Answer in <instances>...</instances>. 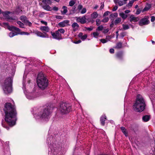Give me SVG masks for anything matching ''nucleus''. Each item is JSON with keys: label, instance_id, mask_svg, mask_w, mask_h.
Listing matches in <instances>:
<instances>
[{"label": "nucleus", "instance_id": "obj_1", "mask_svg": "<svg viewBox=\"0 0 155 155\" xmlns=\"http://www.w3.org/2000/svg\"><path fill=\"white\" fill-rule=\"evenodd\" d=\"M5 114V120L11 126L15 124L16 112L15 108L10 103L5 104L4 109Z\"/></svg>", "mask_w": 155, "mask_h": 155}, {"label": "nucleus", "instance_id": "obj_2", "mask_svg": "<svg viewBox=\"0 0 155 155\" xmlns=\"http://www.w3.org/2000/svg\"><path fill=\"white\" fill-rule=\"evenodd\" d=\"M146 106L145 101L143 97L140 94L137 95L133 105L134 110L136 112H141L144 110Z\"/></svg>", "mask_w": 155, "mask_h": 155}, {"label": "nucleus", "instance_id": "obj_3", "mask_svg": "<svg viewBox=\"0 0 155 155\" xmlns=\"http://www.w3.org/2000/svg\"><path fill=\"white\" fill-rule=\"evenodd\" d=\"M37 83L38 87L42 90L45 89L47 87L48 85V81L43 73H40L38 74Z\"/></svg>", "mask_w": 155, "mask_h": 155}, {"label": "nucleus", "instance_id": "obj_4", "mask_svg": "<svg viewBox=\"0 0 155 155\" xmlns=\"http://www.w3.org/2000/svg\"><path fill=\"white\" fill-rule=\"evenodd\" d=\"M50 114V110L49 107H47L46 108L35 113L34 116L36 119H41L47 121L49 118Z\"/></svg>", "mask_w": 155, "mask_h": 155}, {"label": "nucleus", "instance_id": "obj_5", "mask_svg": "<svg viewBox=\"0 0 155 155\" xmlns=\"http://www.w3.org/2000/svg\"><path fill=\"white\" fill-rule=\"evenodd\" d=\"M12 77L6 78L2 85L3 91L5 94H9L12 91Z\"/></svg>", "mask_w": 155, "mask_h": 155}, {"label": "nucleus", "instance_id": "obj_6", "mask_svg": "<svg viewBox=\"0 0 155 155\" xmlns=\"http://www.w3.org/2000/svg\"><path fill=\"white\" fill-rule=\"evenodd\" d=\"M59 109L62 114H65L71 111V107L68 104L63 103L61 105Z\"/></svg>", "mask_w": 155, "mask_h": 155}, {"label": "nucleus", "instance_id": "obj_7", "mask_svg": "<svg viewBox=\"0 0 155 155\" xmlns=\"http://www.w3.org/2000/svg\"><path fill=\"white\" fill-rule=\"evenodd\" d=\"M149 17L148 16H145L143 18L141 19L139 22V24L140 26L148 24L150 21L148 20Z\"/></svg>", "mask_w": 155, "mask_h": 155}, {"label": "nucleus", "instance_id": "obj_8", "mask_svg": "<svg viewBox=\"0 0 155 155\" xmlns=\"http://www.w3.org/2000/svg\"><path fill=\"white\" fill-rule=\"evenodd\" d=\"M51 33L53 38L57 40H60L62 39L61 34L59 33L57 31H56L55 32H51Z\"/></svg>", "mask_w": 155, "mask_h": 155}, {"label": "nucleus", "instance_id": "obj_9", "mask_svg": "<svg viewBox=\"0 0 155 155\" xmlns=\"http://www.w3.org/2000/svg\"><path fill=\"white\" fill-rule=\"evenodd\" d=\"M76 20L78 22H80L81 24L85 23L86 22V18L85 16L76 17Z\"/></svg>", "mask_w": 155, "mask_h": 155}, {"label": "nucleus", "instance_id": "obj_10", "mask_svg": "<svg viewBox=\"0 0 155 155\" xmlns=\"http://www.w3.org/2000/svg\"><path fill=\"white\" fill-rule=\"evenodd\" d=\"M26 97L29 100H33L37 97L35 93H29L26 94Z\"/></svg>", "mask_w": 155, "mask_h": 155}, {"label": "nucleus", "instance_id": "obj_11", "mask_svg": "<svg viewBox=\"0 0 155 155\" xmlns=\"http://www.w3.org/2000/svg\"><path fill=\"white\" fill-rule=\"evenodd\" d=\"M35 34H36L38 36L42 38H48L49 37L48 35L45 33V34H43L41 32L36 31L35 32Z\"/></svg>", "mask_w": 155, "mask_h": 155}, {"label": "nucleus", "instance_id": "obj_12", "mask_svg": "<svg viewBox=\"0 0 155 155\" xmlns=\"http://www.w3.org/2000/svg\"><path fill=\"white\" fill-rule=\"evenodd\" d=\"M69 21L68 20H65L62 22H60L58 24V25L60 27H64L69 25Z\"/></svg>", "mask_w": 155, "mask_h": 155}, {"label": "nucleus", "instance_id": "obj_13", "mask_svg": "<svg viewBox=\"0 0 155 155\" xmlns=\"http://www.w3.org/2000/svg\"><path fill=\"white\" fill-rule=\"evenodd\" d=\"M130 22L133 21L134 22H136L137 21L139 20V18L138 17H136L133 15H131L130 17Z\"/></svg>", "mask_w": 155, "mask_h": 155}, {"label": "nucleus", "instance_id": "obj_14", "mask_svg": "<svg viewBox=\"0 0 155 155\" xmlns=\"http://www.w3.org/2000/svg\"><path fill=\"white\" fill-rule=\"evenodd\" d=\"M40 30L42 31H45L46 32H48L50 28L47 26H42L40 28Z\"/></svg>", "mask_w": 155, "mask_h": 155}, {"label": "nucleus", "instance_id": "obj_15", "mask_svg": "<svg viewBox=\"0 0 155 155\" xmlns=\"http://www.w3.org/2000/svg\"><path fill=\"white\" fill-rule=\"evenodd\" d=\"M71 26L73 28L74 31H76L78 30L79 27V25L76 22H74L73 23Z\"/></svg>", "mask_w": 155, "mask_h": 155}, {"label": "nucleus", "instance_id": "obj_16", "mask_svg": "<svg viewBox=\"0 0 155 155\" xmlns=\"http://www.w3.org/2000/svg\"><path fill=\"white\" fill-rule=\"evenodd\" d=\"M98 15V13L97 12H94L91 14V17L93 19H95L97 17Z\"/></svg>", "mask_w": 155, "mask_h": 155}, {"label": "nucleus", "instance_id": "obj_17", "mask_svg": "<svg viewBox=\"0 0 155 155\" xmlns=\"http://www.w3.org/2000/svg\"><path fill=\"white\" fill-rule=\"evenodd\" d=\"M106 119V117L105 115H103L102 117H101L100 119V121L101 122V124L104 125L105 124V120Z\"/></svg>", "mask_w": 155, "mask_h": 155}, {"label": "nucleus", "instance_id": "obj_18", "mask_svg": "<svg viewBox=\"0 0 155 155\" xmlns=\"http://www.w3.org/2000/svg\"><path fill=\"white\" fill-rule=\"evenodd\" d=\"M150 118V116L146 115L143 116L142 117V120L144 122H147L148 121Z\"/></svg>", "mask_w": 155, "mask_h": 155}, {"label": "nucleus", "instance_id": "obj_19", "mask_svg": "<svg viewBox=\"0 0 155 155\" xmlns=\"http://www.w3.org/2000/svg\"><path fill=\"white\" fill-rule=\"evenodd\" d=\"M8 28L11 31L15 30L17 31H20V29L19 28L13 26L9 27Z\"/></svg>", "mask_w": 155, "mask_h": 155}, {"label": "nucleus", "instance_id": "obj_20", "mask_svg": "<svg viewBox=\"0 0 155 155\" xmlns=\"http://www.w3.org/2000/svg\"><path fill=\"white\" fill-rule=\"evenodd\" d=\"M43 8L45 10L47 11H51L52 10V8L50 7L49 6L47 5H45L43 6Z\"/></svg>", "mask_w": 155, "mask_h": 155}, {"label": "nucleus", "instance_id": "obj_21", "mask_svg": "<svg viewBox=\"0 0 155 155\" xmlns=\"http://www.w3.org/2000/svg\"><path fill=\"white\" fill-rule=\"evenodd\" d=\"M5 13L6 14H5V16L7 19L12 20H14V19L12 17H9V15H8V14H10V13L9 12H6Z\"/></svg>", "mask_w": 155, "mask_h": 155}, {"label": "nucleus", "instance_id": "obj_22", "mask_svg": "<svg viewBox=\"0 0 155 155\" xmlns=\"http://www.w3.org/2000/svg\"><path fill=\"white\" fill-rule=\"evenodd\" d=\"M20 19L24 23L27 20L26 17L25 16H21L20 17Z\"/></svg>", "mask_w": 155, "mask_h": 155}, {"label": "nucleus", "instance_id": "obj_23", "mask_svg": "<svg viewBox=\"0 0 155 155\" xmlns=\"http://www.w3.org/2000/svg\"><path fill=\"white\" fill-rule=\"evenodd\" d=\"M120 128L122 132L124 134H125L126 136H127V132L126 130L125 127H121Z\"/></svg>", "mask_w": 155, "mask_h": 155}, {"label": "nucleus", "instance_id": "obj_24", "mask_svg": "<svg viewBox=\"0 0 155 155\" xmlns=\"http://www.w3.org/2000/svg\"><path fill=\"white\" fill-rule=\"evenodd\" d=\"M15 12L17 14H21L22 13V10L20 8L18 7L16 9Z\"/></svg>", "mask_w": 155, "mask_h": 155}, {"label": "nucleus", "instance_id": "obj_25", "mask_svg": "<svg viewBox=\"0 0 155 155\" xmlns=\"http://www.w3.org/2000/svg\"><path fill=\"white\" fill-rule=\"evenodd\" d=\"M119 15L121 17L124 19L126 18L127 17V15L123 13H120Z\"/></svg>", "mask_w": 155, "mask_h": 155}, {"label": "nucleus", "instance_id": "obj_26", "mask_svg": "<svg viewBox=\"0 0 155 155\" xmlns=\"http://www.w3.org/2000/svg\"><path fill=\"white\" fill-rule=\"evenodd\" d=\"M62 8L64 10L63 12H62V14H65L68 11L67 7L65 6H63Z\"/></svg>", "mask_w": 155, "mask_h": 155}, {"label": "nucleus", "instance_id": "obj_27", "mask_svg": "<svg viewBox=\"0 0 155 155\" xmlns=\"http://www.w3.org/2000/svg\"><path fill=\"white\" fill-rule=\"evenodd\" d=\"M75 3V0H71L69 2V5L70 6H73Z\"/></svg>", "mask_w": 155, "mask_h": 155}, {"label": "nucleus", "instance_id": "obj_28", "mask_svg": "<svg viewBox=\"0 0 155 155\" xmlns=\"http://www.w3.org/2000/svg\"><path fill=\"white\" fill-rule=\"evenodd\" d=\"M18 34L16 32H10L9 34V35L10 37H12L14 36L17 35Z\"/></svg>", "mask_w": 155, "mask_h": 155}, {"label": "nucleus", "instance_id": "obj_29", "mask_svg": "<svg viewBox=\"0 0 155 155\" xmlns=\"http://www.w3.org/2000/svg\"><path fill=\"white\" fill-rule=\"evenodd\" d=\"M122 46V44L121 43L119 42L117 44L116 46L115 47V48H121Z\"/></svg>", "mask_w": 155, "mask_h": 155}, {"label": "nucleus", "instance_id": "obj_30", "mask_svg": "<svg viewBox=\"0 0 155 155\" xmlns=\"http://www.w3.org/2000/svg\"><path fill=\"white\" fill-rule=\"evenodd\" d=\"M126 2H123L122 1L119 0V2H118V4L119 6H121L124 4H126Z\"/></svg>", "mask_w": 155, "mask_h": 155}, {"label": "nucleus", "instance_id": "obj_31", "mask_svg": "<svg viewBox=\"0 0 155 155\" xmlns=\"http://www.w3.org/2000/svg\"><path fill=\"white\" fill-rule=\"evenodd\" d=\"M94 37L95 38H97L98 36L99 35V33L97 32H94L93 33Z\"/></svg>", "mask_w": 155, "mask_h": 155}, {"label": "nucleus", "instance_id": "obj_32", "mask_svg": "<svg viewBox=\"0 0 155 155\" xmlns=\"http://www.w3.org/2000/svg\"><path fill=\"white\" fill-rule=\"evenodd\" d=\"M17 23L19 25L20 27L24 28V25L20 21H18L17 22Z\"/></svg>", "mask_w": 155, "mask_h": 155}, {"label": "nucleus", "instance_id": "obj_33", "mask_svg": "<svg viewBox=\"0 0 155 155\" xmlns=\"http://www.w3.org/2000/svg\"><path fill=\"white\" fill-rule=\"evenodd\" d=\"M121 21V19L120 18H117L115 20V23L116 24L120 23Z\"/></svg>", "mask_w": 155, "mask_h": 155}, {"label": "nucleus", "instance_id": "obj_34", "mask_svg": "<svg viewBox=\"0 0 155 155\" xmlns=\"http://www.w3.org/2000/svg\"><path fill=\"white\" fill-rule=\"evenodd\" d=\"M57 31H58L59 33H60L61 34H63L64 32L65 31L63 29L60 28L58 29L57 30Z\"/></svg>", "mask_w": 155, "mask_h": 155}, {"label": "nucleus", "instance_id": "obj_35", "mask_svg": "<svg viewBox=\"0 0 155 155\" xmlns=\"http://www.w3.org/2000/svg\"><path fill=\"white\" fill-rule=\"evenodd\" d=\"M122 56V54L121 52H119L117 53V57L119 59L121 58Z\"/></svg>", "mask_w": 155, "mask_h": 155}, {"label": "nucleus", "instance_id": "obj_36", "mask_svg": "<svg viewBox=\"0 0 155 155\" xmlns=\"http://www.w3.org/2000/svg\"><path fill=\"white\" fill-rule=\"evenodd\" d=\"M123 29L124 30H127L129 28V27L128 25H125L124 24L122 25Z\"/></svg>", "mask_w": 155, "mask_h": 155}, {"label": "nucleus", "instance_id": "obj_37", "mask_svg": "<svg viewBox=\"0 0 155 155\" xmlns=\"http://www.w3.org/2000/svg\"><path fill=\"white\" fill-rule=\"evenodd\" d=\"M103 29V26L102 25H100L98 26L96 29V31H102Z\"/></svg>", "mask_w": 155, "mask_h": 155}, {"label": "nucleus", "instance_id": "obj_38", "mask_svg": "<svg viewBox=\"0 0 155 155\" xmlns=\"http://www.w3.org/2000/svg\"><path fill=\"white\" fill-rule=\"evenodd\" d=\"M101 20L99 19H97L96 20V24L97 25L99 26L101 23Z\"/></svg>", "mask_w": 155, "mask_h": 155}, {"label": "nucleus", "instance_id": "obj_39", "mask_svg": "<svg viewBox=\"0 0 155 155\" xmlns=\"http://www.w3.org/2000/svg\"><path fill=\"white\" fill-rule=\"evenodd\" d=\"M109 19V18L108 17L105 18L101 21L104 23L107 22L108 21Z\"/></svg>", "mask_w": 155, "mask_h": 155}, {"label": "nucleus", "instance_id": "obj_40", "mask_svg": "<svg viewBox=\"0 0 155 155\" xmlns=\"http://www.w3.org/2000/svg\"><path fill=\"white\" fill-rule=\"evenodd\" d=\"M87 37V35L86 34L83 35V36L81 38V39L83 41L85 40Z\"/></svg>", "mask_w": 155, "mask_h": 155}, {"label": "nucleus", "instance_id": "obj_41", "mask_svg": "<svg viewBox=\"0 0 155 155\" xmlns=\"http://www.w3.org/2000/svg\"><path fill=\"white\" fill-rule=\"evenodd\" d=\"M43 2L49 4H51V3L50 0H44V2Z\"/></svg>", "mask_w": 155, "mask_h": 155}, {"label": "nucleus", "instance_id": "obj_42", "mask_svg": "<svg viewBox=\"0 0 155 155\" xmlns=\"http://www.w3.org/2000/svg\"><path fill=\"white\" fill-rule=\"evenodd\" d=\"M25 23L26 24V25H28L30 26H31L32 25V23L31 22L28 21V20Z\"/></svg>", "mask_w": 155, "mask_h": 155}, {"label": "nucleus", "instance_id": "obj_43", "mask_svg": "<svg viewBox=\"0 0 155 155\" xmlns=\"http://www.w3.org/2000/svg\"><path fill=\"white\" fill-rule=\"evenodd\" d=\"M151 7V6L150 5H149L148 6V7L146 6L143 9V11H147Z\"/></svg>", "mask_w": 155, "mask_h": 155}, {"label": "nucleus", "instance_id": "obj_44", "mask_svg": "<svg viewBox=\"0 0 155 155\" xmlns=\"http://www.w3.org/2000/svg\"><path fill=\"white\" fill-rule=\"evenodd\" d=\"M86 12V9L85 8H84L80 12L81 13V14H83L85 13Z\"/></svg>", "mask_w": 155, "mask_h": 155}, {"label": "nucleus", "instance_id": "obj_45", "mask_svg": "<svg viewBox=\"0 0 155 155\" xmlns=\"http://www.w3.org/2000/svg\"><path fill=\"white\" fill-rule=\"evenodd\" d=\"M134 3L133 1H130L128 3L127 5L128 6L131 7Z\"/></svg>", "mask_w": 155, "mask_h": 155}, {"label": "nucleus", "instance_id": "obj_46", "mask_svg": "<svg viewBox=\"0 0 155 155\" xmlns=\"http://www.w3.org/2000/svg\"><path fill=\"white\" fill-rule=\"evenodd\" d=\"M103 43H105L107 42L108 41L105 39H101L100 40Z\"/></svg>", "mask_w": 155, "mask_h": 155}, {"label": "nucleus", "instance_id": "obj_47", "mask_svg": "<svg viewBox=\"0 0 155 155\" xmlns=\"http://www.w3.org/2000/svg\"><path fill=\"white\" fill-rule=\"evenodd\" d=\"M126 35V33L124 32H122L120 34V36L123 38Z\"/></svg>", "mask_w": 155, "mask_h": 155}, {"label": "nucleus", "instance_id": "obj_48", "mask_svg": "<svg viewBox=\"0 0 155 155\" xmlns=\"http://www.w3.org/2000/svg\"><path fill=\"white\" fill-rule=\"evenodd\" d=\"M109 13H110V12L109 11H107V12H105L103 16H106L107 15H108Z\"/></svg>", "mask_w": 155, "mask_h": 155}, {"label": "nucleus", "instance_id": "obj_49", "mask_svg": "<svg viewBox=\"0 0 155 155\" xmlns=\"http://www.w3.org/2000/svg\"><path fill=\"white\" fill-rule=\"evenodd\" d=\"M82 7H83V6L82 5H79L78 7V10L79 11H80L82 9Z\"/></svg>", "mask_w": 155, "mask_h": 155}, {"label": "nucleus", "instance_id": "obj_50", "mask_svg": "<svg viewBox=\"0 0 155 155\" xmlns=\"http://www.w3.org/2000/svg\"><path fill=\"white\" fill-rule=\"evenodd\" d=\"M83 36V34L82 32H80L78 35V36L81 38Z\"/></svg>", "mask_w": 155, "mask_h": 155}, {"label": "nucleus", "instance_id": "obj_51", "mask_svg": "<svg viewBox=\"0 0 155 155\" xmlns=\"http://www.w3.org/2000/svg\"><path fill=\"white\" fill-rule=\"evenodd\" d=\"M155 20V17L154 16L151 17V21L152 22L154 21Z\"/></svg>", "mask_w": 155, "mask_h": 155}, {"label": "nucleus", "instance_id": "obj_52", "mask_svg": "<svg viewBox=\"0 0 155 155\" xmlns=\"http://www.w3.org/2000/svg\"><path fill=\"white\" fill-rule=\"evenodd\" d=\"M101 5L100 7V10H101L102 9H103L104 7V4L102 3H101Z\"/></svg>", "mask_w": 155, "mask_h": 155}, {"label": "nucleus", "instance_id": "obj_53", "mask_svg": "<svg viewBox=\"0 0 155 155\" xmlns=\"http://www.w3.org/2000/svg\"><path fill=\"white\" fill-rule=\"evenodd\" d=\"M41 22L42 24H43L45 25H47V22L46 21H43L41 20Z\"/></svg>", "mask_w": 155, "mask_h": 155}, {"label": "nucleus", "instance_id": "obj_54", "mask_svg": "<svg viewBox=\"0 0 155 155\" xmlns=\"http://www.w3.org/2000/svg\"><path fill=\"white\" fill-rule=\"evenodd\" d=\"M150 153L149 155H155V152H153V150H151L150 151Z\"/></svg>", "mask_w": 155, "mask_h": 155}, {"label": "nucleus", "instance_id": "obj_55", "mask_svg": "<svg viewBox=\"0 0 155 155\" xmlns=\"http://www.w3.org/2000/svg\"><path fill=\"white\" fill-rule=\"evenodd\" d=\"M110 52L111 53H113L114 52V49L111 48L109 50Z\"/></svg>", "mask_w": 155, "mask_h": 155}, {"label": "nucleus", "instance_id": "obj_56", "mask_svg": "<svg viewBox=\"0 0 155 155\" xmlns=\"http://www.w3.org/2000/svg\"><path fill=\"white\" fill-rule=\"evenodd\" d=\"M93 28L92 27H88L86 28L87 30H89V31H91L92 30Z\"/></svg>", "mask_w": 155, "mask_h": 155}, {"label": "nucleus", "instance_id": "obj_57", "mask_svg": "<svg viewBox=\"0 0 155 155\" xmlns=\"http://www.w3.org/2000/svg\"><path fill=\"white\" fill-rule=\"evenodd\" d=\"M81 42V41L80 40H79L77 41H74V43L76 44H78L79 43H80Z\"/></svg>", "mask_w": 155, "mask_h": 155}, {"label": "nucleus", "instance_id": "obj_58", "mask_svg": "<svg viewBox=\"0 0 155 155\" xmlns=\"http://www.w3.org/2000/svg\"><path fill=\"white\" fill-rule=\"evenodd\" d=\"M117 7L116 6H115L113 9L112 10L113 11H115L117 9Z\"/></svg>", "mask_w": 155, "mask_h": 155}, {"label": "nucleus", "instance_id": "obj_59", "mask_svg": "<svg viewBox=\"0 0 155 155\" xmlns=\"http://www.w3.org/2000/svg\"><path fill=\"white\" fill-rule=\"evenodd\" d=\"M53 9L54 10V11H57L58 10V8L56 7H54L53 8Z\"/></svg>", "mask_w": 155, "mask_h": 155}, {"label": "nucleus", "instance_id": "obj_60", "mask_svg": "<svg viewBox=\"0 0 155 155\" xmlns=\"http://www.w3.org/2000/svg\"><path fill=\"white\" fill-rule=\"evenodd\" d=\"M117 16V14L116 13H114V14H111V16H114V17H115V16Z\"/></svg>", "mask_w": 155, "mask_h": 155}, {"label": "nucleus", "instance_id": "obj_61", "mask_svg": "<svg viewBox=\"0 0 155 155\" xmlns=\"http://www.w3.org/2000/svg\"><path fill=\"white\" fill-rule=\"evenodd\" d=\"M130 12V11L129 10H127L125 11V12L126 13H128Z\"/></svg>", "mask_w": 155, "mask_h": 155}, {"label": "nucleus", "instance_id": "obj_62", "mask_svg": "<svg viewBox=\"0 0 155 155\" xmlns=\"http://www.w3.org/2000/svg\"><path fill=\"white\" fill-rule=\"evenodd\" d=\"M98 7V5H96L95 6L94 8H93L94 9H97Z\"/></svg>", "mask_w": 155, "mask_h": 155}, {"label": "nucleus", "instance_id": "obj_63", "mask_svg": "<svg viewBox=\"0 0 155 155\" xmlns=\"http://www.w3.org/2000/svg\"><path fill=\"white\" fill-rule=\"evenodd\" d=\"M119 0H114V2L115 3H118Z\"/></svg>", "mask_w": 155, "mask_h": 155}, {"label": "nucleus", "instance_id": "obj_64", "mask_svg": "<svg viewBox=\"0 0 155 155\" xmlns=\"http://www.w3.org/2000/svg\"><path fill=\"white\" fill-rule=\"evenodd\" d=\"M56 18H57L60 19H61L62 18V17L60 16H57Z\"/></svg>", "mask_w": 155, "mask_h": 155}]
</instances>
